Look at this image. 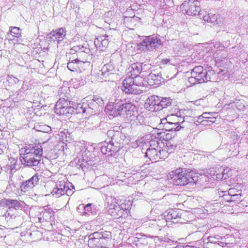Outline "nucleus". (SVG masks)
<instances>
[{
  "label": "nucleus",
  "instance_id": "obj_1",
  "mask_svg": "<svg viewBox=\"0 0 248 248\" xmlns=\"http://www.w3.org/2000/svg\"><path fill=\"white\" fill-rule=\"evenodd\" d=\"M105 109L109 115L116 116L124 113L128 120L131 123L133 122V124L140 123L139 117L141 116L138 113L137 107L125 100L111 97L109 99Z\"/></svg>",
  "mask_w": 248,
  "mask_h": 248
},
{
  "label": "nucleus",
  "instance_id": "obj_2",
  "mask_svg": "<svg viewBox=\"0 0 248 248\" xmlns=\"http://www.w3.org/2000/svg\"><path fill=\"white\" fill-rule=\"evenodd\" d=\"M21 163L29 167H36L40 163L43 149L40 145L29 144L19 151Z\"/></svg>",
  "mask_w": 248,
  "mask_h": 248
},
{
  "label": "nucleus",
  "instance_id": "obj_3",
  "mask_svg": "<svg viewBox=\"0 0 248 248\" xmlns=\"http://www.w3.org/2000/svg\"><path fill=\"white\" fill-rule=\"evenodd\" d=\"M201 174L195 170L189 171L185 168H179L169 173L168 177L177 186H185L190 183H196Z\"/></svg>",
  "mask_w": 248,
  "mask_h": 248
},
{
  "label": "nucleus",
  "instance_id": "obj_4",
  "mask_svg": "<svg viewBox=\"0 0 248 248\" xmlns=\"http://www.w3.org/2000/svg\"><path fill=\"white\" fill-rule=\"evenodd\" d=\"M111 233L100 230L89 236L88 246L92 248H107L109 246Z\"/></svg>",
  "mask_w": 248,
  "mask_h": 248
},
{
  "label": "nucleus",
  "instance_id": "obj_5",
  "mask_svg": "<svg viewBox=\"0 0 248 248\" xmlns=\"http://www.w3.org/2000/svg\"><path fill=\"white\" fill-rule=\"evenodd\" d=\"M143 79L141 77H127L123 82L121 89L126 93L139 94L142 93Z\"/></svg>",
  "mask_w": 248,
  "mask_h": 248
},
{
  "label": "nucleus",
  "instance_id": "obj_6",
  "mask_svg": "<svg viewBox=\"0 0 248 248\" xmlns=\"http://www.w3.org/2000/svg\"><path fill=\"white\" fill-rule=\"evenodd\" d=\"M212 71H207L202 66L195 67L191 72V77L189 78V82L192 84L202 83L210 81L211 79L210 74Z\"/></svg>",
  "mask_w": 248,
  "mask_h": 248
},
{
  "label": "nucleus",
  "instance_id": "obj_7",
  "mask_svg": "<svg viewBox=\"0 0 248 248\" xmlns=\"http://www.w3.org/2000/svg\"><path fill=\"white\" fill-rule=\"evenodd\" d=\"M183 13L188 16H196L201 11L200 2L198 0H185L180 6Z\"/></svg>",
  "mask_w": 248,
  "mask_h": 248
},
{
  "label": "nucleus",
  "instance_id": "obj_8",
  "mask_svg": "<svg viewBox=\"0 0 248 248\" xmlns=\"http://www.w3.org/2000/svg\"><path fill=\"white\" fill-rule=\"evenodd\" d=\"M49 186L53 187L50 193L56 197H60L65 194L67 196L71 195L72 194V190L66 187L65 182L63 180H59L56 183H48L45 186Z\"/></svg>",
  "mask_w": 248,
  "mask_h": 248
},
{
  "label": "nucleus",
  "instance_id": "obj_9",
  "mask_svg": "<svg viewBox=\"0 0 248 248\" xmlns=\"http://www.w3.org/2000/svg\"><path fill=\"white\" fill-rule=\"evenodd\" d=\"M145 156L148 157L152 162H156L161 159L166 158L168 155V152L160 147L155 149L153 147L148 148L145 153Z\"/></svg>",
  "mask_w": 248,
  "mask_h": 248
},
{
  "label": "nucleus",
  "instance_id": "obj_10",
  "mask_svg": "<svg viewBox=\"0 0 248 248\" xmlns=\"http://www.w3.org/2000/svg\"><path fill=\"white\" fill-rule=\"evenodd\" d=\"M79 153L78 156L75 159V162L79 167L82 166H85V163L92 165L93 161L91 157V153L85 148V147H82Z\"/></svg>",
  "mask_w": 248,
  "mask_h": 248
},
{
  "label": "nucleus",
  "instance_id": "obj_11",
  "mask_svg": "<svg viewBox=\"0 0 248 248\" xmlns=\"http://www.w3.org/2000/svg\"><path fill=\"white\" fill-rule=\"evenodd\" d=\"M161 41L157 36H149L146 37L142 42L143 48L147 50L155 49L161 45Z\"/></svg>",
  "mask_w": 248,
  "mask_h": 248
},
{
  "label": "nucleus",
  "instance_id": "obj_12",
  "mask_svg": "<svg viewBox=\"0 0 248 248\" xmlns=\"http://www.w3.org/2000/svg\"><path fill=\"white\" fill-rule=\"evenodd\" d=\"M146 66V64L143 65V63H134L129 67L128 70L131 73V76H134L133 77L136 79L137 77H141L139 76V74H141L142 76L146 77V75L144 74Z\"/></svg>",
  "mask_w": 248,
  "mask_h": 248
},
{
  "label": "nucleus",
  "instance_id": "obj_13",
  "mask_svg": "<svg viewBox=\"0 0 248 248\" xmlns=\"http://www.w3.org/2000/svg\"><path fill=\"white\" fill-rule=\"evenodd\" d=\"M39 179V176L37 174L34 175L30 179L22 183L20 186L21 190L24 192L29 191L38 184Z\"/></svg>",
  "mask_w": 248,
  "mask_h": 248
},
{
  "label": "nucleus",
  "instance_id": "obj_14",
  "mask_svg": "<svg viewBox=\"0 0 248 248\" xmlns=\"http://www.w3.org/2000/svg\"><path fill=\"white\" fill-rule=\"evenodd\" d=\"M116 72L117 70L115 66L110 62L103 66L98 74L99 76H102V78H108V79H110L109 77L116 74Z\"/></svg>",
  "mask_w": 248,
  "mask_h": 248
},
{
  "label": "nucleus",
  "instance_id": "obj_15",
  "mask_svg": "<svg viewBox=\"0 0 248 248\" xmlns=\"http://www.w3.org/2000/svg\"><path fill=\"white\" fill-rule=\"evenodd\" d=\"M159 99L155 95L149 96L145 101V107L151 111H157L156 108L159 106Z\"/></svg>",
  "mask_w": 248,
  "mask_h": 248
},
{
  "label": "nucleus",
  "instance_id": "obj_16",
  "mask_svg": "<svg viewBox=\"0 0 248 248\" xmlns=\"http://www.w3.org/2000/svg\"><path fill=\"white\" fill-rule=\"evenodd\" d=\"M5 205L8 207L9 209H15L16 210L17 209L22 210L26 208L27 204L22 201H18L14 199H6L5 201Z\"/></svg>",
  "mask_w": 248,
  "mask_h": 248
},
{
  "label": "nucleus",
  "instance_id": "obj_17",
  "mask_svg": "<svg viewBox=\"0 0 248 248\" xmlns=\"http://www.w3.org/2000/svg\"><path fill=\"white\" fill-rule=\"evenodd\" d=\"M166 218L170 221V223H182L181 216L178 210H170L166 215Z\"/></svg>",
  "mask_w": 248,
  "mask_h": 248
},
{
  "label": "nucleus",
  "instance_id": "obj_18",
  "mask_svg": "<svg viewBox=\"0 0 248 248\" xmlns=\"http://www.w3.org/2000/svg\"><path fill=\"white\" fill-rule=\"evenodd\" d=\"M66 31L63 28H59L55 31L53 30L50 33L49 38L53 41H57L59 43L62 41L65 37Z\"/></svg>",
  "mask_w": 248,
  "mask_h": 248
},
{
  "label": "nucleus",
  "instance_id": "obj_19",
  "mask_svg": "<svg viewBox=\"0 0 248 248\" xmlns=\"http://www.w3.org/2000/svg\"><path fill=\"white\" fill-rule=\"evenodd\" d=\"M206 243L215 244L221 247H224L225 246L228 244L226 241L225 238L221 237L218 235H215L214 236H210L208 237L207 242Z\"/></svg>",
  "mask_w": 248,
  "mask_h": 248
},
{
  "label": "nucleus",
  "instance_id": "obj_20",
  "mask_svg": "<svg viewBox=\"0 0 248 248\" xmlns=\"http://www.w3.org/2000/svg\"><path fill=\"white\" fill-rule=\"evenodd\" d=\"M147 82L150 85L158 84L162 79V75L159 72L151 71L147 76L146 75Z\"/></svg>",
  "mask_w": 248,
  "mask_h": 248
},
{
  "label": "nucleus",
  "instance_id": "obj_21",
  "mask_svg": "<svg viewBox=\"0 0 248 248\" xmlns=\"http://www.w3.org/2000/svg\"><path fill=\"white\" fill-rule=\"evenodd\" d=\"M108 36H98L94 40V45L101 50L106 48L108 44Z\"/></svg>",
  "mask_w": 248,
  "mask_h": 248
},
{
  "label": "nucleus",
  "instance_id": "obj_22",
  "mask_svg": "<svg viewBox=\"0 0 248 248\" xmlns=\"http://www.w3.org/2000/svg\"><path fill=\"white\" fill-rule=\"evenodd\" d=\"M113 206V208L109 209V213L115 218L121 217L122 215L124 207L122 206V205L118 206L114 205Z\"/></svg>",
  "mask_w": 248,
  "mask_h": 248
},
{
  "label": "nucleus",
  "instance_id": "obj_23",
  "mask_svg": "<svg viewBox=\"0 0 248 248\" xmlns=\"http://www.w3.org/2000/svg\"><path fill=\"white\" fill-rule=\"evenodd\" d=\"M115 149L114 148L113 145L110 142H104L102 143L101 147V151L102 154L104 155L107 154L108 153L114 152ZM112 153H110L111 155Z\"/></svg>",
  "mask_w": 248,
  "mask_h": 248
},
{
  "label": "nucleus",
  "instance_id": "obj_24",
  "mask_svg": "<svg viewBox=\"0 0 248 248\" xmlns=\"http://www.w3.org/2000/svg\"><path fill=\"white\" fill-rule=\"evenodd\" d=\"M75 113L73 107L69 106L66 107L61 108L59 111H56V113L60 115L65 116L66 117H68L70 114Z\"/></svg>",
  "mask_w": 248,
  "mask_h": 248
},
{
  "label": "nucleus",
  "instance_id": "obj_25",
  "mask_svg": "<svg viewBox=\"0 0 248 248\" xmlns=\"http://www.w3.org/2000/svg\"><path fill=\"white\" fill-rule=\"evenodd\" d=\"M164 217L165 218H164L163 217H161V219L153 221L152 225L155 226H158L159 227H164L166 225H168V226L171 225V224L170 223V221L166 218V216H164Z\"/></svg>",
  "mask_w": 248,
  "mask_h": 248
},
{
  "label": "nucleus",
  "instance_id": "obj_26",
  "mask_svg": "<svg viewBox=\"0 0 248 248\" xmlns=\"http://www.w3.org/2000/svg\"><path fill=\"white\" fill-rule=\"evenodd\" d=\"M171 99L170 98H160L159 106L156 108L157 110H158V111L160 110L170 106L171 104Z\"/></svg>",
  "mask_w": 248,
  "mask_h": 248
},
{
  "label": "nucleus",
  "instance_id": "obj_27",
  "mask_svg": "<svg viewBox=\"0 0 248 248\" xmlns=\"http://www.w3.org/2000/svg\"><path fill=\"white\" fill-rule=\"evenodd\" d=\"M68 107L69 106H73L74 111L76 110V113H85L86 112L85 108H83L80 104H77L74 101L68 100Z\"/></svg>",
  "mask_w": 248,
  "mask_h": 248
},
{
  "label": "nucleus",
  "instance_id": "obj_28",
  "mask_svg": "<svg viewBox=\"0 0 248 248\" xmlns=\"http://www.w3.org/2000/svg\"><path fill=\"white\" fill-rule=\"evenodd\" d=\"M68 106V100L63 98H60L55 105V112L59 111L61 108Z\"/></svg>",
  "mask_w": 248,
  "mask_h": 248
},
{
  "label": "nucleus",
  "instance_id": "obj_29",
  "mask_svg": "<svg viewBox=\"0 0 248 248\" xmlns=\"http://www.w3.org/2000/svg\"><path fill=\"white\" fill-rule=\"evenodd\" d=\"M165 126L168 128L169 131H179L182 127V126L179 124V122H168L167 123L165 124Z\"/></svg>",
  "mask_w": 248,
  "mask_h": 248
},
{
  "label": "nucleus",
  "instance_id": "obj_30",
  "mask_svg": "<svg viewBox=\"0 0 248 248\" xmlns=\"http://www.w3.org/2000/svg\"><path fill=\"white\" fill-rule=\"evenodd\" d=\"M89 51V48H85L82 45L75 46H73L70 50L71 53H74L75 52L78 53L79 54L82 52H86V51Z\"/></svg>",
  "mask_w": 248,
  "mask_h": 248
},
{
  "label": "nucleus",
  "instance_id": "obj_31",
  "mask_svg": "<svg viewBox=\"0 0 248 248\" xmlns=\"http://www.w3.org/2000/svg\"><path fill=\"white\" fill-rule=\"evenodd\" d=\"M217 15L213 14L212 13L208 14L207 15L204 16L203 17V19L205 21L211 23H217Z\"/></svg>",
  "mask_w": 248,
  "mask_h": 248
},
{
  "label": "nucleus",
  "instance_id": "obj_32",
  "mask_svg": "<svg viewBox=\"0 0 248 248\" xmlns=\"http://www.w3.org/2000/svg\"><path fill=\"white\" fill-rule=\"evenodd\" d=\"M90 65L89 62H83L78 59V68L80 72L89 68Z\"/></svg>",
  "mask_w": 248,
  "mask_h": 248
},
{
  "label": "nucleus",
  "instance_id": "obj_33",
  "mask_svg": "<svg viewBox=\"0 0 248 248\" xmlns=\"http://www.w3.org/2000/svg\"><path fill=\"white\" fill-rule=\"evenodd\" d=\"M115 18L114 13L113 11H109L104 16V21L105 22L110 24L113 19Z\"/></svg>",
  "mask_w": 248,
  "mask_h": 248
},
{
  "label": "nucleus",
  "instance_id": "obj_34",
  "mask_svg": "<svg viewBox=\"0 0 248 248\" xmlns=\"http://www.w3.org/2000/svg\"><path fill=\"white\" fill-rule=\"evenodd\" d=\"M67 68L71 71H77L78 68V59L72 60L67 63Z\"/></svg>",
  "mask_w": 248,
  "mask_h": 248
},
{
  "label": "nucleus",
  "instance_id": "obj_35",
  "mask_svg": "<svg viewBox=\"0 0 248 248\" xmlns=\"http://www.w3.org/2000/svg\"><path fill=\"white\" fill-rule=\"evenodd\" d=\"M10 28V32L11 35L16 38V41L17 42H19L18 38L21 36L20 29L16 27H11Z\"/></svg>",
  "mask_w": 248,
  "mask_h": 248
},
{
  "label": "nucleus",
  "instance_id": "obj_36",
  "mask_svg": "<svg viewBox=\"0 0 248 248\" xmlns=\"http://www.w3.org/2000/svg\"><path fill=\"white\" fill-rule=\"evenodd\" d=\"M13 209H8L7 211V212L5 214V218L7 220L10 221L11 219H20V217L17 216V214H15V213H12L11 211H13Z\"/></svg>",
  "mask_w": 248,
  "mask_h": 248
},
{
  "label": "nucleus",
  "instance_id": "obj_37",
  "mask_svg": "<svg viewBox=\"0 0 248 248\" xmlns=\"http://www.w3.org/2000/svg\"><path fill=\"white\" fill-rule=\"evenodd\" d=\"M41 215L42 216L43 219L45 221H48L51 220V218L53 216V213L49 212V211H46L45 210L44 211L42 212Z\"/></svg>",
  "mask_w": 248,
  "mask_h": 248
},
{
  "label": "nucleus",
  "instance_id": "obj_38",
  "mask_svg": "<svg viewBox=\"0 0 248 248\" xmlns=\"http://www.w3.org/2000/svg\"><path fill=\"white\" fill-rule=\"evenodd\" d=\"M221 174H220L219 173H217V178L226 179L229 177L228 172L229 171V169H221Z\"/></svg>",
  "mask_w": 248,
  "mask_h": 248
},
{
  "label": "nucleus",
  "instance_id": "obj_39",
  "mask_svg": "<svg viewBox=\"0 0 248 248\" xmlns=\"http://www.w3.org/2000/svg\"><path fill=\"white\" fill-rule=\"evenodd\" d=\"M182 113H183V112H182ZM174 116L178 118L181 117V116H182L181 110L178 108H175L174 112L170 115H168L167 116V120H171L172 117Z\"/></svg>",
  "mask_w": 248,
  "mask_h": 248
},
{
  "label": "nucleus",
  "instance_id": "obj_40",
  "mask_svg": "<svg viewBox=\"0 0 248 248\" xmlns=\"http://www.w3.org/2000/svg\"><path fill=\"white\" fill-rule=\"evenodd\" d=\"M94 102L97 105V106H101L103 105V100L101 98L97 96L94 95L92 98Z\"/></svg>",
  "mask_w": 248,
  "mask_h": 248
},
{
  "label": "nucleus",
  "instance_id": "obj_41",
  "mask_svg": "<svg viewBox=\"0 0 248 248\" xmlns=\"http://www.w3.org/2000/svg\"><path fill=\"white\" fill-rule=\"evenodd\" d=\"M87 105L89 108L94 109L97 108V105L96 104L92 99L87 100Z\"/></svg>",
  "mask_w": 248,
  "mask_h": 248
},
{
  "label": "nucleus",
  "instance_id": "obj_42",
  "mask_svg": "<svg viewBox=\"0 0 248 248\" xmlns=\"http://www.w3.org/2000/svg\"><path fill=\"white\" fill-rule=\"evenodd\" d=\"M209 118L210 119L209 120H203V122H202L203 125H210L214 123L216 121V118Z\"/></svg>",
  "mask_w": 248,
  "mask_h": 248
},
{
  "label": "nucleus",
  "instance_id": "obj_43",
  "mask_svg": "<svg viewBox=\"0 0 248 248\" xmlns=\"http://www.w3.org/2000/svg\"><path fill=\"white\" fill-rule=\"evenodd\" d=\"M241 196L242 195L241 194V193H238L237 194L232 195V196H231V202L240 201L241 199Z\"/></svg>",
  "mask_w": 248,
  "mask_h": 248
},
{
  "label": "nucleus",
  "instance_id": "obj_44",
  "mask_svg": "<svg viewBox=\"0 0 248 248\" xmlns=\"http://www.w3.org/2000/svg\"><path fill=\"white\" fill-rule=\"evenodd\" d=\"M16 160L14 158L12 159L11 161L10 164L8 166L10 168L11 172H13V171L16 169Z\"/></svg>",
  "mask_w": 248,
  "mask_h": 248
},
{
  "label": "nucleus",
  "instance_id": "obj_45",
  "mask_svg": "<svg viewBox=\"0 0 248 248\" xmlns=\"http://www.w3.org/2000/svg\"><path fill=\"white\" fill-rule=\"evenodd\" d=\"M215 113H213V112H203L202 114V117H204V118H208V117H212V116H214V114Z\"/></svg>",
  "mask_w": 248,
  "mask_h": 248
},
{
  "label": "nucleus",
  "instance_id": "obj_46",
  "mask_svg": "<svg viewBox=\"0 0 248 248\" xmlns=\"http://www.w3.org/2000/svg\"><path fill=\"white\" fill-rule=\"evenodd\" d=\"M223 198L224 200L228 202H231V196L229 195V194H224L223 196Z\"/></svg>",
  "mask_w": 248,
  "mask_h": 248
},
{
  "label": "nucleus",
  "instance_id": "obj_47",
  "mask_svg": "<svg viewBox=\"0 0 248 248\" xmlns=\"http://www.w3.org/2000/svg\"><path fill=\"white\" fill-rule=\"evenodd\" d=\"M236 192V189L234 188H230L228 191V194L232 196L233 195L237 194V193H235Z\"/></svg>",
  "mask_w": 248,
  "mask_h": 248
},
{
  "label": "nucleus",
  "instance_id": "obj_48",
  "mask_svg": "<svg viewBox=\"0 0 248 248\" xmlns=\"http://www.w3.org/2000/svg\"><path fill=\"white\" fill-rule=\"evenodd\" d=\"M204 117H202V115L198 117L197 120H196V123L198 124H200L202 125V122H203Z\"/></svg>",
  "mask_w": 248,
  "mask_h": 248
},
{
  "label": "nucleus",
  "instance_id": "obj_49",
  "mask_svg": "<svg viewBox=\"0 0 248 248\" xmlns=\"http://www.w3.org/2000/svg\"><path fill=\"white\" fill-rule=\"evenodd\" d=\"M91 204L89 203V204H87L84 207L85 210L87 211H90L91 210Z\"/></svg>",
  "mask_w": 248,
  "mask_h": 248
},
{
  "label": "nucleus",
  "instance_id": "obj_50",
  "mask_svg": "<svg viewBox=\"0 0 248 248\" xmlns=\"http://www.w3.org/2000/svg\"><path fill=\"white\" fill-rule=\"evenodd\" d=\"M183 118L182 115L181 116V117L178 118L177 121H175V122H179V124H180V123H182L184 122Z\"/></svg>",
  "mask_w": 248,
  "mask_h": 248
},
{
  "label": "nucleus",
  "instance_id": "obj_51",
  "mask_svg": "<svg viewBox=\"0 0 248 248\" xmlns=\"http://www.w3.org/2000/svg\"><path fill=\"white\" fill-rule=\"evenodd\" d=\"M170 61V60L169 59L166 58L165 59H163L161 61V63L162 64H166Z\"/></svg>",
  "mask_w": 248,
  "mask_h": 248
},
{
  "label": "nucleus",
  "instance_id": "obj_52",
  "mask_svg": "<svg viewBox=\"0 0 248 248\" xmlns=\"http://www.w3.org/2000/svg\"><path fill=\"white\" fill-rule=\"evenodd\" d=\"M187 246H186V248H185L184 246H177V247H175L173 248H187Z\"/></svg>",
  "mask_w": 248,
  "mask_h": 248
},
{
  "label": "nucleus",
  "instance_id": "obj_53",
  "mask_svg": "<svg viewBox=\"0 0 248 248\" xmlns=\"http://www.w3.org/2000/svg\"><path fill=\"white\" fill-rule=\"evenodd\" d=\"M209 118H216L214 116H212V117H208V118H203L204 120H209L210 119Z\"/></svg>",
  "mask_w": 248,
  "mask_h": 248
},
{
  "label": "nucleus",
  "instance_id": "obj_54",
  "mask_svg": "<svg viewBox=\"0 0 248 248\" xmlns=\"http://www.w3.org/2000/svg\"><path fill=\"white\" fill-rule=\"evenodd\" d=\"M129 12H132V11L131 10H130L129 11H126L125 13V15H127Z\"/></svg>",
  "mask_w": 248,
  "mask_h": 248
},
{
  "label": "nucleus",
  "instance_id": "obj_55",
  "mask_svg": "<svg viewBox=\"0 0 248 248\" xmlns=\"http://www.w3.org/2000/svg\"><path fill=\"white\" fill-rule=\"evenodd\" d=\"M3 152V150L0 147V155Z\"/></svg>",
  "mask_w": 248,
  "mask_h": 248
},
{
  "label": "nucleus",
  "instance_id": "obj_56",
  "mask_svg": "<svg viewBox=\"0 0 248 248\" xmlns=\"http://www.w3.org/2000/svg\"><path fill=\"white\" fill-rule=\"evenodd\" d=\"M112 132H113L112 131H109V132H108V133H109V134H110V133H112Z\"/></svg>",
  "mask_w": 248,
  "mask_h": 248
},
{
  "label": "nucleus",
  "instance_id": "obj_57",
  "mask_svg": "<svg viewBox=\"0 0 248 248\" xmlns=\"http://www.w3.org/2000/svg\"><path fill=\"white\" fill-rule=\"evenodd\" d=\"M0 147L1 146V145L0 144Z\"/></svg>",
  "mask_w": 248,
  "mask_h": 248
}]
</instances>
